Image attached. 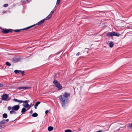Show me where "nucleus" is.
Returning <instances> with one entry per match:
<instances>
[{"label": "nucleus", "mask_w": 132, "mask_h": 132, "mask_svg": "<svg viewBox=\"0 0 132 132\" xmlns=\"http://www.w3.org/2000/svg\"><path fill=\"white\" fill-rule=\"evenodd\" d=\"M53 83H54L56 86L58 88L59 90H60L62 88V86L57 80H54Z\"/></svg>", "instance_id": "20e7f679"}, {"label": "nucleus", "mask_w": 132, "mask_h": 132, "mask_svg": "<svg viewBox=\"0 0 132 132\" xmlns=\"http://www.w3.org/2000/svg\"><path fill=\"white\" fill-rule=\"evenodd\" d=\"M14 72L16 74L21 73L22 76L24 75V71H22L21 70H15Z\"/></svg>", "instance_id": "6e6552de"}, {"label": "nucleus", "mask_w": 132, "mask_h": 132, "mask_svg": "<svg viewBox=\"0 0 132 132\" xmlns=\"http://www.w3.org/2000/svg\"><path fill=\"white\" fill-rule=\"evenodd\" d=\"M32 113H33V111L32 110H31V111H30V114H32Z\"/></svg>", "instance_id": "473e14b6"}, {"label": "nucleus", "mask_w": 132, "mask_h": 132, "mask_svg": "<svg viewBox=\"0 0 132 132\" xmlns=\"http://www.w3.org/2000/svg\"><path fill=\"white\" fill-rule=\"evenodd\" d=\"M80 52H78V53H77L76 54V55L77 56H79L80 55Z\"/></svg>", "instance_id": "7c9ffc66"}, {"label": "nucleus", "mask_w": 132, "mask_h": 132, "mask_svg": "<svg viewBox=\"0 0 132 132\" xmlns=\"http://www.w3.org/2000/svg\"><path fill=\"white\" fill-rule=\"evenodd\" d=\"M128 126L129 127L132 128V123L131 124H129Z\"/></svg>", "instance_id": "bb28decb"}, {"label": "nucleus", "mask_w": 132, "mask_h": 132, "mask_svg": "<svg viewBox=\"0 0 132 132\" xmlns=\"http://www.w3.org/2000/svg\"><path fill=\"white\" fill-rule=\"evenodd\" d=\"M3 86L4 85L3 84L0 83V88L3 87Z\"/></svg>", "instance_id": "c85d7f7f"}, {"label": "nucleus", "mask_w": 132, "mask_h": 132, "mask_svg": "<svg viewBox=\"0 0 132 132\" xmlns=\"http://www.w3.org/2000/svg\"><path fill=\"white\" fill-rule=\"evenodd\" d=\"M40 103V102L39 101H38L36 103L35 105V109H37V106Z\"/></svg>", "instance_id": "ddd939ff"}, {"label": "nucleus", "mask_w": 132, "mask_h": 132, "mask_svg": "<svg viewBox=\"0 0 132 132\" xmlns=\"http://www.w3.org/2000/svg\"><path fill=\"white\" fill-rule=\"evenodd\" d=\"M122 128V127H120L117 130H118V131L119 130H120V129L121 128Z\"/></svg>", "instance_id": "f704fd0d"}, {"label": "nucleus", "mask_w": 132, "mask_h": 132, "mask_svg": "<svg viewBox=\"0 0 132 132\" xmlns=\"http://www.w3.org/2000/svg\"><path fill=\"white\" fill-rule=\"evenodd\" d=\"M60 0H57L56 2V4L59 5L60 3Z\"/></svg>", "instance_id": "a878e982"}, {"label": "nucleus", "mask_w": 132, "mask_h": 132, "mask_svg": "<svg viewBox=\"0 0 132 132\" xmlns=\"http://www.w3.org/2000/svg\"><path fill=\"white\" fill-rule=\"evenodd\" d=\"M28 88V87H19L17 89H25Z\"/></svg>", "instance_id": "9b49d317"}, {"label": "nucleus", "mask_w": 132, "mask_h": 132, "mask_svg": "<svg viewBox=\"0 0 132 132\" xmlns=\"http://www.w3.org/2000/svg\"><path fill=\"white\" fill-rule=\"evenodd\" d=\"M13 101H14L19 102L20 103H22L23 101L22 100H19L16 99H14L13 100Z\"/></svg>", "instance_id": "4468645a"}, {"label": "nucleus", "mask_w": 132, "mask_h": 132, "mask_svg": "<svg viewBox=\"0 0 132 132\" xmlns=\"http://www.w3.org/2000/svg\"><path fill=\"white\" fill-rule=\"evenodd\" d=\"M2 100H3L5 101H8L10 100V98H9L8 96V95L5 94L3 95L2 96Z\"/></svg>", "instance_id": "39448f33"}, {"label": "nucleus", "mask_w": 132, "mask_h": 132, "mask_svg": "<svg viewBox=\"0 0 132 132\" xmlns=\"http://www.w3.org/2000/svg\"><path fill=\"white\" fill-rule=\"evenodd\" d=\"M6 122V121H5L4 120H2L0 122V125L4 124Z\"/></svg>", "instance_id": "a211bd4d"}, {"label": "nucleus", "mask_w": 132, "mask_h": 132, "mask_svg": "<svg viewBox=\"0 0 132 132\" xmlns=\"http://www.w3.org/2000/svg\"><path fill=\"white\" fill-rule=\"evenodd\" d=\"M8 6V5L7 4H5L3 5V6L5 7H7Z\"/></svg>", "instance_id": "cd10ccee"}, {"label": "nucleus", "mask_w": 132, "mask_h": 132, "mask_svg": "<svg viewBox=\"0 0 132 132\" xmlns=\"http://www.w3.org/2000/svg\"><path fill=\"white\" fill-rule=\"evenodd\" d=\"M48 110H46L45 112V113L46 114H47L48 112Z\"/></svg>", "instance_id": "2f4dec72"}, {"label": "nucleus", "mask_w": 132, "mask_h": 132, "mask_svg": "<svg viewBox=\"0 0 132 132\" xmlns=\"http://www.w3.org/2000/svg\"><path fill=\"white\" fill-rule=\"evenodd\" d=\"M20 108V106L18 105H15L12 107L11 110L13 111H17Z\"/></svg>", "instance_id": "0eeeda50"}, {"label": "nucleus", "mask_w": 132, "mask_h": 132, "mask_svg": "<svg viewBox=\"0 0 132 132\" xmlns=\"http://www.w3.org/2000/svg\"><path fill=\"white\" fill-rule=\"evenodd\" d=\"M28 28V27H27L26 28H23L22 29L15 30H13V31H14V32H19L21 30H25L26 29H30V28Z\"/></svg>", "instance_id": "9d476101"}, {"label": "nucleus", "mask_w": 132, "mask_h": 132, "mask_svg": "<svg viewBox=\"0 0 132 132\" xmlns=\"http://www.w3.org/2000/svg\"><path fill=\"white\" fill-rule=\"evenodd\" d=\"M23 106L25 108H27L30 107V105L28 104H26V105H23Z\"/></svg>", "instance_id": "412c9836"}, {"label": "nucleus", "mask_w": 132, "mask_h": 132, "mask_svg": "<svg viewBox=\"0 0 132 132\" xmlns=\"http://www.w3.org/2000/svg\"><path fill=\"white\" fill-rule=\"evenodd\" d=\"M26 109L24 108H23L22 109L21 112L23 113H24V112H26Z\"/></svg>", "instance_id": "aec40b11"}, {"label": "nucleus", "mask_w": 132, "mask_h": 132, "mask_svg": "<svg viewBox=\"0 0 132 132\" xmlns=\"http://www.w3.org/2000/svg\"><path fill=\"white\" fill-rule=\"evenodd\" d=\"M114 45V43L112 42H111L109 44V46L110 47H112Z\"/></svg>", "instance_id": "2eb2a0df"}, {"label": "nucleus", "mask_w": 132, "mask_h": 132, "mask_svg": "<svg viewBox=\"0 0 132 132\" xmlns=\"http://www.w3.org/2000/svg\"><path fill=\"white\" fill-rule=\"evenodd\" d=\"M19 59L16 57H14L13 59V61L14 62H16L19 61Z\"/></svg>", "instance_id": "f8f14e48"}, {"label": "nucleus", "mask_w": 132, "mask_h": 132, "mask_svg": "<svg viewBox=\"0 0 132 132\" xmlns=\"http://www.w3.org/2000/svg\"><path fill=\"white\" fill-rule=\"evenodd\" d=\"M11 109V107L9 106L8 107V110H10Z\"/></svg>", "instance_id": "c756f323"}, {"label": "nucleus", "mask_w": 132, "mask_h": 132, "mask_svg": "<svg viewBox=\"0 0 132 132\" xmlns=\"http://www.w3.org/2000/svg\"><path fill=\"white\" fill-rule=\"evenodd\" d=\"M47 19V18L46 19H44L40 21L39 22H38L37 24H35L33 25L30 26L29 27H28V28H31L32 27H35L36 28L37 27H38V25H40L42 24Z\"/></svg>", "instance_id": "f03ea898"}, {"label": "nucleus", "mask_w": 132, "mask_h": 132, "mask_svg": "<svg viewBox=\"0 0 132 132\" xmlns=\"http://www.w3.org/2000/svg\"><path fill=\"white\" fill-rule=\"evenodd\" d=\"M32 116L33 117H36L38 116V115L37 113L35 112L33 113Z\"/></svg>", "instance_id": "f3484780"}, {"label": "nucleus", "mask_w": 132, "mask_h": 132, "mask_svg": "<svg viewBox=\"0 0 132 132\" xmlns=\"http://www.w3.org/2000/svg\"><path fill=\"white\" fill-rule=\"evenodd\" d=\"M8 66H10L11 65V64L8 62H6L5 63Z\"/></svg>", "instance_id": "b1692460"}, {"label": "nucleus", "mask_w": 132, "mask_h": 132, "mask_svg": "<svg viewBox=\"0 0 132 132\" xmlns=\"http://www.w3.org/2000/svg\"><path fill=\"white\" fill-rule=\"evenodd\" d=\"M72 131L70 129H67L66 130H65V132H71Z\"/></svg>", "instance_id": "393cba45"}, {"label": "nucleus", "mask_w": 132, "mask_h": 132, "mask_svg": "<svg viewBox=\"0 0 132 132\" xmlns=\"http://www.w3.org/2000/svg\"><path fill=\"white\" fill-rule=\"evenodd\" d=\"M1 127H2V126H0V129L1 128Z\"/></svg>", "instance_id": "e433bc0d"}, {"label": "nucleus", "mask_w": 132, "mask_h": 132, "mask_svg": "<svg viewBox=\"0 0 132 132\" xmlns=\"http://www.w3.org/2000/svg\"><path fill=\"white\" fill-rule=\"evenodd\" d=\"M10 113L11 114H16V113L15 111H13L12 110V111H10Z\"/></svg>", "instance_id": "6ab92c4d"}, {"label": "nucleus", "mask_w": 132, "mask_h": 132, "mask_svg": "<svg viewBox=\"0 0 132 132\" xmlns=\"http://www.w3.org/2000/svg\"><path fill=\"white\" fill-rule=\"evenodd\" d=\"M29 102V100H26L25 101H23L22 103H25L26 104H28V102Z\"/></svg>", "instance_id": "5701e85b"}, {"label": "nucleus", "mask_w": 132, "mask_h": 132, "mask_svg": "<svg viewBox=\"0 0 132 132\" xmlns=\"http://www.w3.org/2000/svg\"><path fill=\"white\" fill-rule=\"evenodd\" d=\"M7 115L6 113H4L3 115V117L4 118H6L7 117Z\"/></svg>", "instance_id": "4be33fe9"}, {"label": "nucleus", "mask_w": 132, "mask_h": 132, "mask_svg": "<svg viewBox=\"0 0 132 132\" xmlns=\"http://www.w3.org/2000/svg\"><path fill=\"white\" fill-rule=\"evenodd\" d=\"M9 119H7L6 120H4V121H9Z\"/></svg>", "instance_id": "72a5a7b5"}, {"label": "nucleus", "mask_w": 132, "mask_h": 132, "mask_svg": "<svg viewBox=\"0 0 132 132\" xmlns=\"http://www.w3.org/2000/svg\"><path fill=\"white\" fill-rule=\"evenodd\" d=\"M114 131L115 132L116 131H117L116 130V129H114Z\"/></svg>", "instance_id": "c9c22d12"}, {"label": "nucleus", "mask_w": 132, "mask_h": 132, "mask_svg": "<svg viewBox=\"0 0 132 132\" xmlns=\"http://www.w3.org/2000/svg\"><path fill=\"white\" fill-rule=\"evenodd\" d=\"M53 129V127L52 126H50L48 127V130L49 131L52 130Z\"/></svg>", "instance_id": "dca6fc26"}, {"label": "nucleus", "mask_w": 132, "mask_h": 132, "mask_svg": "<svg viewBox=\"0 0 132 132\" xmlns=\"http://www.w3.org/2000/svg\"><path fill=\"white\" fill-rule=\"evenodd\" d=\"M120 35V34L118 33L113 32H109L106 34V36H108L113 37L114 36H119Z\"/></svg>", "instance_id": "7ed1b4c3"}, {"label": "nucleus", "mask_w": 132, "mask_h": 132, "mask_svg": "<svg viewBox=\"0 0 132 132\" xmlns=\"http://www.w3.org/2000/svg\"><path fill=\"white\" fill-rule=\"evenodd\" d=\"M55 9H54L52 10L49 15L46 17L47 19H49L51 17L52 15L53 14V12L55 11Z\"/></svg>", "instance_id": "1a4fd4ad"}, {"label": "nucleus", "mask_w": 132, "mask_h": 132, "mask_svg": "<svg viewBox=\"0 0 132 132\" xmlns=\"http://www.w3.org/2000/svg\"><path fill=\"white\" fill-rule=\"evenodd\" d=\"M70 95V93L66 92H65L62 95L58 97L63 107H64L65 105L68 103V97Z\"/></svg>", "instance_id": "f257e3e1"}, {"label": "nucleus", "mask_w": 132, "mask_h": 132, "mask_svg": "<svg viewBox=\"0 0 132 132\" xmlns=\"http://www.w3.org/2000/svg\"><path fill=\"white\" fill-rule=\"evenodd\" d=\"M2 32L5 34H7L9 32H12L13 31V30L11 29H2Z\"/></svg>", "instance_id": "423d86ee"}]
</instances>
